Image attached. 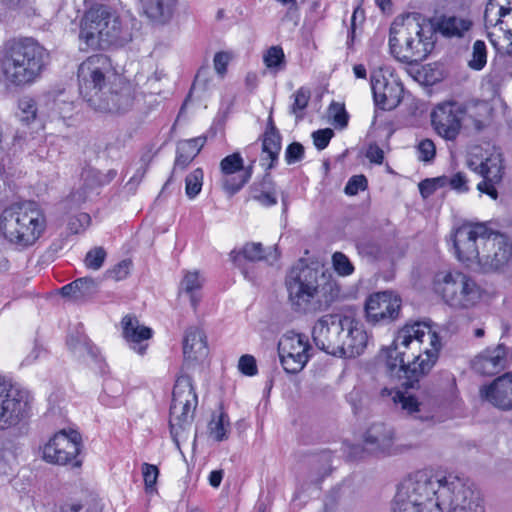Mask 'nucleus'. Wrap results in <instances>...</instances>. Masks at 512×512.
<instances>
[{"label":"nucleus","mask_w":512,"mask_h":512,"mask_svg":"<svg viewBox=\"0 0 512 512\" xmlns=\"http://www.w3.org/2000/svg\"><path fill=\"white\" fill-rule=\"evenodd\" d=\"M442 344L436 331L425 322H415L401 328L392 345L386 350V366L391 374L404 380L405 389L419 387L422 377L427 375L439 358Z\"/></svg>","instance_id":"nucleus-1"},{"label":"nucleus","mask_w":512,"mask_h":512,"mask_svg":"<svg viewBox=\"0 0 512 512\" xmlns=\"http://www.w3.org/2000/svg\"><path fill=\"white\" fill-rule=\"evenodd\" d=\"M77 77L80 95L94 110L121 115L133 109L135 88L116 73L108 56L88 57L80 64Z\"/></svg>","instance_id":"nucleus-2"},{"label":"nucleus","mask_w":512,"mask_h":512,"mask_svg":"<svg viewBox=\"0 0 512 512\" xmlns=\"http://www.w3.org/2000/svg\"><path fill=\"white\" fill-rule=\"evenodd\" d=\"M417 498L427 512H485L479 494L464 479L449 474L434 476L430 471L419 470L409 475L400 485Z\"/></svg>","instance_id":"nucleus-3"},{"label":"nucleus","mask_w":512,"mask_h":512,"mask_svg":"<svg viewBox=\"0 0 512 512\" xmlns=\"http://www.w3.org/2000/svg\"><path fill=\"white\" fill-rule=\"evenodd\" d=\"M50 54L37 40L23 37L0 47V81L6 86L23 87L40 78Z\"/></svg>","instance_id":"nucleus-4"},{"label":"nucleus","mask_w":512,"mask_h":512,"mask_svg":"<svg viewBox=\"0 0 512 512\" xmlns=\"http://www.w3.org/2000/svg\"><path fill=\"white\" fill-rule=\"evenodd\" d=\"M79 39L86 49H106L126 45L132 40V33L112 7L96 3L81 20Z\"/></svg>","instance_id":"nucleus-5"},{"label":"nucleus","mask_w":512,"mask_h":512,"mask_svg":"<svg viewBox=\"0 0 512 512\" xmlns=\"http://www.w3.org/2000/svg\"><path fill=\"white\" fill-rule=\"evenodd\" d=\"M45 227V216L33 201L12 204L0 216V230L4 237L20 248L32 246Z\"/></svg>","instance_id":"nucleus-6"},{"label":"nucleus","mask_w":512,"mask_h":512,"mask_svg":"<svg viewBox=\"0 0 512 512\" xmlns=\"http://www.w3.org/2000/svg\"><path fill=\"white\" fill-rule=\"evenodd\" d=\"M411 15L413 14L397 16L389 31L390 52L405 64L425 60L434 48V43L430 38H424L422 26Z\"/></svg>","instance_id":"nucleus-7"},{"label":"nucleus","mask_w":512,"mask_h":512,"mask_svg":"<svg viewBox=\"0 0 512 512\" xmlns=\"http://www.w3.org/2000/svg\"><path fill=\"white\" fill-rule=\"evenodd\" d=\"M325 277L323 266L317 263L311 265L300 261L292 267L286 277V287L289 300L297 312L312 313L320 309L318 299L320 279Z\"/></svg>","instance_id":"nucleus-8"},{"label":"nucleus","mask_w":512,"mask_h":512,"mask_svg":"<svg viewBox=\"0 0 512 512\" xmlns=\"http://www.w3.org/2000/svg\"><path fill=\"white\" fill-rule=\"evenodd\" d=\"M434 287L445 303L459 309L474 307L483 294L480 285L470 275L460 271L438 273Z\"/></svg>","instance_id":"nucleus-9"},{"label":"nucleus","mask_w":512,"mask_h":512,"mask_svg":"<svg viewBox=\"0 0 512 512\" xmlns=\"http://www.w3.org/2000/svg\"><path fill=\"white\" fill-rule=\"evenodd\" d=\"M197 404L192 378L189 375L179 376L172 392L169 420L170 433L175 442H178V437L191 425Z\"/></svg>","instance_id":"nucleus-10"},{"label":"nucleus","mask_w":512,"mask_h":512,"mask_svg":"<svg viewBox=\"0 0 512 512\" xmlns=\"http://www.w3.org/2000/svg\"><path fill=\"white\" fill-rule=\"evenodd\" d=\"M29 403V392L0 374V429L15 426L25 418Z\"/></svg>","instance_id":"nucleus-11"},{"label":"nucleus","mask_w":512,"mask_h":512,"mask_svg":"<svg viewBox=\"0 0 512 512\" xmlns=\"http://www.w3.org/2000/svg\"><path fill=\"white\" fill-rule=\"evenodd\" d=\"M81 449V435L74 430H62L56 433L44 446L43 458L50 463L58 465L71 464L79 467L81 461L77 458Z\"/></svg>","instance_id":"nucleus-12"},{"label":"nucleus","mask_w":512,"mask_h":512,"mask_svg":"<svg viewBox=\"0 0 512 512\" xmlns=\"http://www.w3.org/2000/svg\"><path fill=\"white\" fill-rule=\"evenodd\" d=\"M492 231L482 223L463 224L455 231L453 245L459 261L463 263L480 262L477 241H490Z\"/></svg>","instance_id":"nucleus-13"},{"label":"nucleus","mask_w":512,"mask_h":512,"mask_svg":"<svg viewBox=\"0 0 512 512\" xmlns=\"http://www.w3.org/2000/svg\"><path fill=\"white\" fill-rule=\"evenodd\" d=\"M466 108L457 101L437 104L431 112V125L435 132L446 141H455L462 129Z\"/></svg>","instance_id":"nucleus-14"},{"label":"nucleus","mask_w":512,"mask_h":512,"mask_svg":"<svg viewBox=\"0 0 512 512\" xmlns=\"http://www.w3.org/2000/svg\"><path fill=\"white\" fill-rule=\"evenodd\" d=\"M338 325L342 329L339 332L340 343L336 356L354 358L361 355L368 342V335L363 324L352 314L340 313Z\"/></svg>","instance_id":"nucleus-15"},{"label":"nucleus","mask_w":512,"mask_h":512,"mask_svg":"<svg viewBox=\"0 0 512 512\" xmlns=\"http://www.w3.org/2000/svg\"><path fill=\"white\" fill-rule=\"evenodd\" d=\"M310 344L305 335L291 333L284 335L278 343L281 365L289 374L299 373L307 364Z\"/></svg>","instance_id":"nucleus-16"},{"label":"nucleus","mask_w":512,"mask_h":512,"mask_svg":"<svg viewBox=\"0 0 512 512\" xmlns=\"http://www.w3.org/2000/svg\"><path fill=\"white\" fill-rule=\"evenodd\" d=\"M402 300L392 291H381L368 297L366 320L373 325H386L399 318Z\"/></svg>","instance_id":"nucleus-17"},{"label":"nucleus","mask_w":512,"mask_h":512,"mask_svg":"<svg viewBox=\"0 0 512 512\" xmlns=\"http://www.w3.org/2000/svg\"><path fill=\"white\" fill-rule=\"evenodd\" d=\"M254 162L244 167V160L239 152H234L221 160L222 187L229 195L236 194L250 180Z\"/></svg>","instance_id":"nucleus-18"},{"label":"nucleus","mask_w":512,"mask_h":512,"mask_svg":"<svg viewBox=\"0 0 512 512\" xmlns=\"http://www.w3.org/2000/svg\"><path fill=\"white\" fill-rule=\"evenodd\" d=\"M340 313L327 314L321 317L313 327L312 337L315 345L327 354L336 356L339 349V332L342 329L338 325Z\"/></svg>","instance_id":"nucleus-19"},{"label":"nucleus","mask_w":512,"mask_h":512,"mask_svg":"<svg viewBox=\"0 0 512 512\" xmlns=\"http://www.w3.org/2000/svg\"><path fill=\"white\" fill-rule=\"evenodd\" d=\"M382 395L392 397L394 404L400 408L401 412L413 419L428 422L434 419L436 408L429 406L424 401H419L414 395L402 390H389L384 388Z\"/></svg>","instance_id":"nucleus-20"},{"label":"nucleus","mask_w":512,"mask_h":512,"mask_svg":"<svg viewBox=\"0 0 512 512\" xmlns=\"http://www.w3.org/2000/svg\"><path fill=\"white\" fill-rule=\"evenodd\" d=\"M479 395L500 410H512V372L504 373L489 385L481 386Z\"/></svg>","instance_id":"nucleus-21"},{"label":"nucleus","mask_w":512,"mask_h":512,"mask_svg":"<svg viewBox=\"0 0 512 512\" xmlns=\"http://www.w3.org/2000/svg\"><path fill=\"white\" fill-rule=\"evenodd\" d=\"M375 105L382 110H392L402 101L403 87L396 82H388L381 73L370 77Z\"/></svg>","instance_id":"nucleus-22"},{"label":"nucleus","mask_w":512,"mask_h":512,"mask_svg":"<svg viewBox=\"0 0 512 512\" xmlns=\"http://www.w3.org/2000/svg\"><path fill=\"white\" fill-rule=\"evenodd\" d=\"M509 363L508 348L504 344L487 347L472 360V369L484 376H493L504 370Z\"/></svg>","instance_id":"nucleus-23"},{"label":"nucleus","mask_w":512,"mask_h":512,"mask_svg":"<svg viewBox=\"0 0 512 512\" xmlns=\"http://www.w3.org/2000/svg\"><path fill=\"white\" fill-rule=\"evenodd\" d=\"M431 31L444 38H461L471 28V21L446 13H436L428 19Z\"/></svg>","instance_id":"nucleus-24"},{"label":"nucleus","mask_w":512,"mask_h":512,"mask_svg":"<svg viewBox=\"0 0 512 512\" xmlns=\"http://www.w3.org/2000/svg\"><path fill=\"white\" fill-rule=\"evenodd\" d=\"M230 257L244 277L253 280L255 278L253 263L265 259L264 248L259 242L246 243L242 249L232 250Z\"/></svg>","instance_id":"nucleus-25"},{"label":"nucleus","mask_w":512,"mask_h":512,"mask_svg":"<svg viewBox=\"0 0 512 512\" xmlns=\"http://www.w3.org/2000/svg\"><path fill=\"white\" fill-rule=\"evenodd\" d=\"M123 337L130 348L140 355H144L148 344L144 341L149 340L153 331L151 328L141 325L135 316L127 315L122 319Z\"/></svg>","instance_id":"nucleus-26"},{"label":"nucleus","mask_w":512,"mask_h":512,"mask_svg":"<svg viewBox=\"0 0 512 512\" xmlns=\"http://www.w3.org/2000/svg\"><path fill=\"white\" fill-rule=\"evenodd\" d=\"M393 444V430L384 423H374L364 435L365 449L370 453H385Z\"/></svg>","instance_id":"nucleus-27"},{"label":"nucleus","mask_w":512,"mask_h":512,"mask_svg":"<svg viewBox=\"0 0 512 512\" xmlns=\"http://www.w3.org/2000/svg\"><path fill=\"white\" fill-rule=\"evenodd\" d=\"M208 354L207 340L203 331L191 327L183 339V356L186 362L199 361Z\"/></svg>","instance_id":"nucleus-28"},{"label":"nucleus","mask_w":512,"mask_h":512,"mask_svg":"<svg viewBox=\"0 0 512 512\" xmlns=\"http://www.w3.org/2000/svg\"><path fill=\"white\" fill-rule=\"evenodd\" d=\"M484 21L486 26H508L512 22V0H489L484 11Z\"/></svg>","instance_id":"nucleus-29"},{"label":"nucleus","mask_w":512,"mask_h":512,"mask_svg":"<svg viewBox=\"0 0 512 512\" xmlns=\"http://www.w3.org/2000/svg\"><path fill=\"white\" fill-rule=\"evenodd\" d=\"M67 345L72 353L78 358L90 357L98 362L100 358L99 349L92 343L89 337L80 329H76L67 338Z\"/></svg>","instance_id":"nucleus-30"},{"label":"nucleus","mask_w":512,"mask_h":512,"mask_svg":"<svg viewBox=\"0 0 512 512\" xmlns=\"http://www.w3.org/2000/svg\"><path fill=\"white\" fill-rule=\"evenodd\" d=\"M178 0H143L145 15L157 23H166L172 17Z\"/></svg>","instance_id":"nucleus-31"},{"label":"nucleus","mask_w":512,"mask_h":512,"mask_svg":"<svg viewBox=\"0 0 512 512\" xmlns=\"http://www.w3.org/2000/svg\"><path fill=\"white\" fill-rule=\"evenodd\" d=\"M99 400L107 407L117 408L122 406L125 403L123 384L115 379H106Z\"/></svg>","instance_id":"nucleus-32"},{"label":"nucleus","mask_w":512,"mask_h":512,"mask_svg":"<svg viewBox=\"0 0 512 512\" xmlns=\"http://www.w3.org/2000/svg\"><path fill=\"white\" fill-rule=\"evenodd\" d=\"M492 246L495 249L492 256H487L491 268L498 270L502 268L512 256V246L507 239L501 235H495L492 239Z\"/></svg>","instance_id":"nucleus-33"},{"label":"nucleus","mask_w":512,"mask_h":512,"mask_svg":"<svg viewBox=\"0 0 512 512\" xmlns=\"http://www.w3.org/2000/svg\"><path fill=\"white\" fill-rule=\"evenodd\" d=\"M393 512H427L424 508V505L421 504L417 500V498L412 497L407 491H405L402 487L398 486L396 495L394 497Z\"/></svg>","instance_id":"nucleus-34"},{"label":"nucleus","mask_w":512,"mask_h":512,"mask_svg":"<svg viewBox=\"0 0 512 512\" xmlns=\"http://www.w3.org/2000/svg\"><path fill=\"white\" fill-rule=\"evenodd\" d=\"M281 134L280 133H264L262 137V152L267 154V158L270 160L267 165V170H271L275 167L279 153L281 151Z\"/></svg>","instance_id":"nucleus-35"},{"label":"nucleus","mask_w":512,"mask_h":512,"mask_svg":"<svg viewBox=\"0 0 512 512\" xmlns=\"http://www.w3.org/2000/svg\"><path fill=\"white\" fill-rule=\"evenodd\" d=\"M475 172L488 181L499 184L503 179L504 167L501 159L488 158L475 168Z\"/></svg>","instance_id":"nucleus-36"},{"label":"nucleus","mask_w":512,"mask_h":512,"mask_svg":"<svg viewBox=\"0 0 512 512\" xmlns=\"http://www.w3.org/2000/svg\"><path fill=\"white\" fill-rule=\"evenodd\" d=\"M210 436L217 442L228 438L230 432L229 417L225 412H221L217 417L213 416L208 425Z\"/></svg>","instance_id":"nucleus-37"},{"label":"nucleus","mask_w":512,"mask_h":512,"mask_svg":"<svg viewBox=\"0 0 512 512\" xmlns=\"http://www.w3.org/2000/svg\"><path fill=\"white\" fill-rule=\"evenodd\" d=\"M202 287V282L200 280L198 272H188L182 282L181 289L189 294L190 302L194 309H196L197 305L200 302V296L197 295V291H199Z\"/></svg>","instance_id":"nucleus-38"},{"label":"nucleus","mask_w":512,"mask_h":512,"mask_svg":"<svg viewBox=\"0 0 512 512\" xmlns=\"http://www.w3.org/2000/svg\"><path fill=\"white\" fill-rule=\"evenodd\" d=\"M197 155V149L192 148L190 144L186 143L185 141L180 142L177 146L176 159L174 162L172 175L176 172L177 169H186Z\"/></svg>","instance_id":"nucleus-39"},{"label":"nucleus","mask_w":512,"mask_h":512,"mask_svg":"<svg viewBox=\"0 0 512 512\" xmlns=\"http://www.w3.org/2000/svg\"><path fill=\"white\" fill-rule=\"evenodd\" d=\"M292 97L293 103L289 111L295 115L297 120H302L304 118V110L307 108L311 98V91L307 87H300Z\"/></svg>","instance_id":"nucleus-40"},{"label":"nucleus","mask_w":512,"mask_h":512,"mask_svg":"<svg viewBox=\"0 0 512 512\" xmlns=\"http://www.w3.org/2000/svg\"><path fill=\"white\" fill-rule=\"evenodd\" d=\"M356 249L361 257L376 260L381 253L379 243L371 237H361L356 241Z\"/></svg>","instance_id":"nucleus-41"},{"label":"nucleus","mask_w":512,"mask_h":512,"mask_svg":"<svg viewBox=\"0 0 512 512\" xmlns=\"http://www.w3.org/2000/svg\"><path fill=\"white\" fill-rule=\"evenodd\" d=\"M263 61L270 70H274L275 72L283 70L286 65V60L282 47H270L264 54Z\"/></svg>","instance_id":"nucleus-42"},{"label":"nucleus","mask_w":512,"mask_h":512,"mask_svg":"<svg viewBox=\"0 0 512 512\" xmlns=\"http://www.w3.org/2000/svg\"><path fill=\"white\" fill-rule=\"evenodd\" d=\"M204 173L201 168H197L189 173L185 178V193L188 198L194 199L202 189Z\"/></svg>","instance_id":"nucleus-43"},{"label":"nucleus","mask_w":512,"mask_h":512,"mask_svg":"<svg viewBox=\"0 0 512 512\" xmlns=\"http://www.w3.org/2000/svg\"><path fill=\"white\" fill-rule=\"evenodd\" d=\"M487 63L486 44L482 40H476L473 44L472 57L468 62V66L475 70H482Z\"/></svg>","instance_id":"nucleus-44"},{"label":"nucleus","mask_w":512,"mask_h":512,"mask_svg":"<svg viewBox=\"0 0 512 512\" xmlns=\"http://www.w3.org/2000/svg\"><path fill=\"white\" fill-rule=\"evenodd\" d=\"M332 266L335 272L340 276H349L354 272V265L350 259L339 251L332 255Z\"/></svg>","instance_id":"nucleus-45"},{"label":"nucleus","mask_w":512,"mask_h":512,"mask_svg":"<svg viewBox=\"0 0 512 512\" xmlns=\"http://www.w3.org/2000/svg\"><path fill=\"white\" fill-rule=\"evenodd\" d=\"M106 251L103 247L98 246L89 250L85 256L84 263L88 269L99 270L106 259Z\"/></svg>","instance_id":"nucleus-46"},{"label":"nucleus","mask_w":512,"mask_h":512,"mask_svg":"<svg viewBox=\"0 0 512 512\" xmlns=\"http://www.w3.org/2000/svg\"><path fill=\"white\" fill-rule=\"evenodd\" d=\"M132 267V261L130 259H124L114 265L111 269L105 273L106 278L114 281H121L128 277Z\"/></svg>","instance_id":"nucleus-47"},{"label":"nucleus","mask_w":512,"mask_h":512,"mask_svg":"<svg viewBox=\"0 0 512 512\" xmlns=\"http://www.w3.org/2000/svg\"><path fill=\"white\" fill-rule=\"evenodd\" d=\"M19 110L21 111V120L30 122L35 119L37 113L36 101L29 97L24 96L19 99L18 102Z\"/></svg>","instance_id":"nucleus-48"},{"label":"nucleus","mask_w":512,"mask_h":512,"mask_svg":"<svg viewBox=\"0 0 512 512\" xmlns=\"http://www.w3.org/2000/svg\"><path fill=\"white\" fill-rule=\"evenodd\" d=\"M91 223V217L89 214L81 212L72 216L68 221V230L72 234H79L86 230Z\"/></svg>","instance_id":"nucleus-49"},{"label":"nucleus","mask_w":512,"mask_h":512,"mask_svg":"<svg viewBox=\"0 0 512 512\" xmlns=\"http://www.w3.org/2000/svg\"><path fill=\"white\" fill-rule=\"evenodd\" d=\"M60 512H101V509L91 502H66L61 505Z\"/></svg>","instance_id":"nucleus-50"},{"label":"nucleus","mask_w":512,"mask_h":512,"mask_svg":"<svg viewBox=\"0 0 512 512\" xmlns=\"http://www.w3.org/2000/svg\"><path fill=\"white\" fill-rule=\"evenodd\" d=\"M252 198L261 205L270 207L277 203L274 191L259 190L258 186H251Z\"/></svg>","instance_id":"nucleus-51"},{"label":"nucleus","mask_w":512,"mask_h":512,"mask_svg":"<svg viewBox=\"0 0 512 512\" xmlns=\"http://www.w3.org/2000/svg\"><path fill=\"white\" fill-rule=\"evenodd\" d=\"M305 155L304 146L299 142H292L285 150V161L288 165L300 162Z\"/></svg>","instance_id":"nucleus-52"},{"label":"nucleus","mask_w":512,"mask_h":512,"mask_svg":"<svg viewBox=\"0 0 512 512\" xmlns=\"http://www.w3.org/2000/svg\"><path fill=\"white\" fill-rule=\"evenodd\" d=\"M367 186L368 181L364 175H354L348 180L344 191L347 195L353 196L358 194L359 191H364Z\"/></svg>","instance_id":"nucleus-53"},{"label":"nucleus","mask_w":512,"mask_h":512,"mask_svg":"<svg viewBox=\"0 0 512 512\" xmlns=\"http://www.w3.org/2000/svg\"><path fill=\"white\" fill-rule=\"evenodd\" d=\"M418 159L424 162H430L436 154V147L432 140L424 139L417 146Z\"/></svg>","instance_id":"nucleus-54"},{"label":"nucleus","mask_w":512,"mask_h":512,"mask_svg":"<svg viewBox=\"0 0 512 512\" xmlns=\"http://www.w3.org/2000/svg\"><path fill=\"white\" fill-rule=\"evenodd\" d=\"M142 474L146 490H152L157 482L159 469L153 464L143 463Z\"/></svg>","instance_id":"nucleus-55"},{"label":"nucleus","mask_w":512,"mask_h":512,"mask_svg":"<svg viewBox=\"0 0 512 512\" xmlns=\"http://www.w3.org/2000/svg\"><path fill=\"white\" fill-rule=\"evenodd\" d=\"M238 369L246 376H255L258 373L255 357L250 354L242 355L238 361Z\"/></svg>","instance_id":"nucleus-56"},{"label":"nucleus","mask_w":512,"mask_h":512,"mask_svg":"<svg viewBox=\"0 0 512 512\" xmlns=\"http://www.w3.org/2000/svg\"><path fill=\"white\" fill-rule=\"evenodd\" d=\"M334 132L330 128L319 129L312 133L313 143L318 150L325 149L333 137Z\"/></svg>","instance_id":"nucleus-57"},{"label":"nucleus","mask_w":512,"mask_h":512,"mask_svg":"<svg viewBox=\"0 0 512 512\" xmlns=\"http://www.w3.org/2000/svg\"><path fill=\"white\" fill-rule=\"evenodd\" d=\"M77 280L85 282V283H82V285L78 286V296L80 298L91 296L97 292V289H98L97 280H95L91 277L78 278Z\"/></svg>","instance_id":"nucleus-58"},{"label":"nucleus","mask_w":512,"mask_h":512,"mask_svg":"<svg viewBox=\"0 0 512 512\" xmlns=\"http://www.w3.org/2000/svg\"><path fill=\"white\" fill-rule=\"evenodd\" d=\"M449 186L458 193H466L469 191L468 179L463 172H457L451 176Z\"/></svg>","instance_id":"nucleus-59"},{"label":"nucleus","mask_w":512,"mask_h":512,"mask_svg":"<svg viewBox=\"0 0 512 512\" xmlns=\"http://www.w3.org/2000/svg\"><path fill=\"white\" fill-rule=\"evenodd\" d=\"M330 110H335L334 121L340 127H346L348 124V113L346 112L343 105L333 102L330 106Z\"/></svg>","instance_id":"nucleus-60"},{"label":"nucleus","mask_w":512,"mask_h":512,"mask_svg":"<svg viewBox=\"0 0 512 512\" xmlns=\"http://www.w3.org/2000/svg\"><path fill=\"white\" fill-rule=\"evenodd\" d=\"M214 68L218 74L224 75L230 61V55L226 52H218L214 56Z\"/></svg>","instance_id":"nucleus-61"},{"label":"nucleus","mask_w":512,"mask_h":512,"mask_svg":"<svg viewBox=\"0 0 512 512\" xmlns=\"http://www.w3.org/2000/svg\"><path fill=\"white\" fill-rule=\"evenodd\" d=\"M366 157L370 162L380 165L384 161V152L377 144H371L367 149Z\"/></svg>","instance_id":"nucleus-62"},{"label":"nucleus","mask_w":512,"mask_h":512,"mask_svg":"<svg viewBox=\"0 0 512 512\" xmlns=\"http://www.w3.org/2000/svg\"><path fill=\"white\" fill-rule=\"evenodd\" d=\"M496 183L490 182L487 179L483 178L481 182L478 183L477 189L479 192L488 195L493 200L498 198V191L495 187Z\"/></svg>","instance_id":"nucleus-63"},{"label":"nucleus","mask_w":512,"mask_h":512,"mask_svg":"<svg viewBox=\"0 0 512 512\" xmlns=\"http://www.w3.org/2000/svg\"><path fill=\"white\" fill-rule=\"evenodd\" d=\"M82 283H83L82 281L76 279L73 282L63 286L60 289L61 295L63 297L74 298L75 300L80 299V297L78 296V286L82 285Z\"/></svg>","instance_id":"nucleus-64"}]
</instances>
